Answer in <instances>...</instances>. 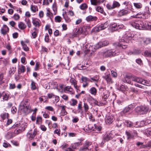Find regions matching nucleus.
Instances as JSON below:
<instances>
[{
    "label": "nucleus",
    "mask_w": 151,
    "mask_h": 151,
    "mask_svg": "<svg viewBox=\"0 0 151 151\" xmlns=\"http://www.w3.org/2000/svg\"><path fill=\"white\" fill-rule=\"evenodd\" d=\"M130 34H129L128 35H125L124 37H122L119 39L120 42H116L114 43V45L115 46H117L122 47L123 49L126 48L128 45V43L129 42L130 40L132 37V35L130 36Z\"/></svg>",
    "instance_id": "obj_1"
},
{
    "label": "nucleus",
    "mask_w": 151,
    "mask_h": 151,
    "mask_svg": "<svg viewBox=\"0 0 151 151\" xmlns=\"http://www.w3.org/2000/svg\"><path fill=\"white\" fill-rule=\"evenodd\" d=\"M27 124L25 122H21L19 124H16L13 126V127H19L15 130L14 132L17 134H18L24 131L27 128Z\"/></svg>",
    "instance_id": "obj_2"
},
{
    "label": "nucleus",
    "mask_w": 151,
    "mask_h": 151,
    "mask_svg": "<svg viewBox=\"0 0 151 151\" xmlns=\"http://www.w3.org/2000/svg\"><path fill=\"white\" fill-rule=\"evenodd\" d=\"M118 52H117V53L116 51L113 49L105 50L100 53L101 55H102L104 57L106 58L113 56L118 55Z\"/></svg>",
    "instance_id": "obj_3"
},
{
    "label": "nucleus",
    "mask_w": 151,
    "mask_h": 151,
    "mask_svg": "<svg viewBox=\"0 0 151 151\" xmlns=\"http://www.w3.org/2000/svg\"><path fill=\"white\" fill-rule=\"evenodd\" d=\"M29 100H26L23 101L20 106V109L24 113H27L28 110L29 109Z\"/></svg>",
    "instance_id": "obj_4"
},
{
    "label": "nucleus",
    "mask_w": 151,
    "mask_h": 151,
    "mask_svg": "<svg viewBox=\"0 0 151 151\" xmlns=\"http://www.w3.org/2000/svg\"><path fill=\"white\" fill-rule=\"evenodd\" d=\"M109 22L107 21L103 24H101L98 26H96L93 28L92 30L93 32H98L99 31L104 29L107 28L109 25Z\"/></svg>",
    "instance_id": "obj_5"
},
{
    "label": "nucleus",
    "mask_w": 151,
    "mask_h": 151,
    "mask_svg": "<svg viewBox=\"0 0 151 151\" xmlns=\"http://www.w3.org/2000/svg\"><path fill=\"white\" fill-rule=\"evenodd\" d=\"M136 111L140 114H146L149 111V108L145 106H137L135 109Z\"/></svg>",
    "instance_id": "obj_6"
},
{
    "label": "nucleus",
    "mask_w": 151,
    "mask_h": 151,
    "mask_svg": "<svg viewBox=\"0 0 151 151\" xmlns=\"http://www.w3.org/2000/svg\"><path fill=\"white\" fill-rule=\"evenodd\" d=\"M37 133V130L35 129H34L33 132L32 130H30L27 134V137L30 140H32L36 136Z\"/></svg>",
    "instance_id": "obj_7"
},
{
    "label": "nucleus",
    "mask_w": 151,
    "mask_h": 151,
    "mask_svg": "<svg viewBox=\"0 0 151 151\" xmlns=\"http://www.w3.org/2000/svg\"><path fill=\"white\" fill-rule=\"evenodd\" d=\"M81 80L82 81L81 83H83V86L84 88H85L88 86L89 84L88 82H92L87 77L83 76L82 77Z\"/></svg>",
    "instance_id": "obj_8"
},
{
    "label": "nucleus",
    "mask_w": 151,
    "mask_h": 151,
    "mask_svg": "<svg viewBox=\"0 0 151 151\" xmlns=\"http://www.w3.org/2000/svg\"><path fill=\"white\" fill-rule=\"evenodd\" d=\"M109 44V42L108 41H104L102 42H100L96 44L95 47L96 49H99L103 47L108 45Z\"/></svg>",
    "instance_id": "obj_9"
},
{
    "label": "nucleus",
    "mask_w": 151,
    "mask_h": 151,
    "mask_svg": "<svg viewBox=\"0 0 151 151\" xmlns=\"http://www.w3.org/2000/svg\"><path fill=\"white\" fill-rule=\"evenodd\" d=\"M85 29V27H83L80 28L78 30H76L74 33V36L77 37L82 34L84 35L85 33L84 29Z\"/></svg>",
    "instance_id": "obj_10"
},
{
    "label": "nucleus",
    "mask_w": 151,
    "mask_h": 151,
    "mask_svg": "<svg viewBox=\"0 0 151 151\" xmlns=\"http://www.w3.org/2000/svg\"><path fill=\"white\" fill-rule=\"evenodd\" d=\"M114 121L113 117L110 114H108L105 118V122L106 124H111Z\"/></svg>",
    "instance_id": "obj_11"
},
{
    "label": "nucleus",
    "mask_w": 151,
    "mask_h": 151,
    "mask_svg": "<svg viewBox=\"0 0 151 151\" xmlns=\"http://www.w3.org/2000/svg\"><path fill=\"white\" fill-rule=\"evenodd\" d=\"M102 78L105 79L108 83H113V81L112 78L110 77V74L103 76H102Z\"/></svg>",
    "instance_id": "obj_12"
},
{
    "label": "nucleus",
    "mask_w": 151,
    "mask_h": 151,
    "mask_svg": "<svg viewBox=\"0 0 151 151\" xmlns=\"http://www.w3.org/2000/svg\"><path fill=\"white\" fill-rule=\"evenodd\" d=\"M129 13V12L124 9H122L119 11L118 13V16L119 17H122L127 15Z\"/></svg>",
    "instance_id": "obj_13"
},
{
    "label": "nucleus",
    "mask_w": 151,
    "mask_h": 151,
    "mask_svg": "<svg viewBox=\"0 0 151 151\" xmlns=\"http://www.w3.org/2000/svg\"><path fill=\"white\" fill-rule=\"evenodd\" d=\"M9 31V28L6 25H4L1 29V33L3 35H6Z\"/></svg>",
    "instance_id": "obj_14"
},
{
    "label": "nucleus",
    "mask_w": 151,
    "mask_h": 151,
    "mask_svg": "<svg viewBox=\"0 0 151 151\" xmlns=\"http://www.w3.org/2000/svg\"><path fill=\"white\" fill-rule=\"evenodd\" d=\"M131 79L132 81L142 84L143 79L135 76H132Z\"/></svg>",
    "instance_id": "obj_15"
},
{
    "label": "nucleus",
    "mask_w": 151,
    "mask_h": 151,
    "mask_svg": "<svg viewBox=\"0 0 151 151\" xmlns=\"http://www.w3.org/2000/svg\"><path fill=\"white\" fill-rule=\"evenodd\" d=\"M97 18L96 17L89 15L86 17V20L88 22H89L91 21H96L97 20Z\"/></svg>",
    "instance_id": "obj_16"
},
{
    "label": "nucleus",
    "mask_w": 151,
    "mask_h": 151,
    "mask_svg": "<svg viewBox=\"0 0 151 151\" xmlns=\"http://www.w3.org/2000/svg\"><path fill=\"white\" fill-rule=\"evenodd\" d=\"M70 82L73 85L74 88L78 90V87L77 85V81L74 78H71L70 80Z\"/></svg>",
    "instance_id": "obj_17"
},
{
    "label": "nucleus",
    "mask_w": 151,
    "mask_h": 151,
    "mask_svg": "<svg viewBox=\"0 0 151 151\" xmlns=\"http://www.w3.org/2000/svg\"><path fill=\"white\" fill-rule=\"evenodd\" d=\"M131 77L128 76H126L124 78L122 79L123 81L125 83H127L129 84H131L130 79H131Z\"/></svg>",
    "instance_id": "obj_18"
},
{
    "label": "nucleus",
    "mask_w": 151,
    "mask_h": 151,
    "mask_svg": "<svg viewBox=\"0 0 151 151\" xmlns=\"http://www.w3.org/2000/svg\"><path fill=\"white\" fill-rule=\"evenodd\" d=\"M132 109V105H129L128 107L125 108L122 112L124 114H125L129 112Z\"/></svg>",
    "instance_id": "obj_19"
},
{
    "label": "nucleus",
    "mask_w": 151,
    "mask_h": 151,
    "mask_svg": "<svg viewBox=\"0 0 151 151\" xmlns=\"http://www.w3.org/2000/svg\"><path fill=\"white\" fill-rule=\"evenodd\" d=\"M111 137L110 134L109 135L107 134L104 138L101 144H104L106 141H107L111 139Z\"/></svg>",
    "instance_id": "obj_20"
},
{
    "label": "nucleus",
    "mask_w": 151,
    "mask_h": 151,
    "mask_svg": "<svg viewBox=\"0 0 151 151\" xmlns=\"http://www.w3.org/2000/svg\"><path fill=\"white\" fill-rule=\"evenodd\" d=\"M118 89L123 92H124L128 90V88L127 86L122 85L120 86Z\"/></svg>",
    "instance_id": "obj_21"
},
{
    "label": "nucleus",
    "mask_w": 151,
    "mask_h": 151,
    "mask_svg": "<svg viewBox=\"0 0 151 151\" xmlns=\"http://www.w3.org/2000/svg\"><path fill=\"white\" fill-rule=\"evenodd\" d=\"M142 42L145 44L147 45L151 43V39L150 38H143L142 39Z\"/></svg>",
    "instance_id": "obj_22"
},
{
    "label": "nucleus",
    "mask_w": 151,
    "mask_h": 151,
    "mask_svg": "<svg viewBox=\"0 0 151 151\" xmlns=\"http://www.w3.org/2000/svg\"><path fill=\"white\" fill-rule=\"evenodd\" d=\"M109 96V93L106 91H105L103 93L102 95V101H106V99H107Z\"/></svg>",
    "instance_id": "obj_23"
},
{
    "label": "nucleus",
    "mask_w": 151,
    "mask_h": 151,
    "mask_svg": "<svg viewBox=\"0 0 151 151\" xmlns=\"http://www.w3.org/2000/svg\"><path fill=\"white\" fill-rule=\"evenodd\" d=\"M91 4L93 5L96 6L99 4L101 2H103L101 0H90Z\"/></svg>",
    "instance_id": "obj_24"
},
{
    "label": "nucleus",
    "mask_w": 151,
    "mask_h": 151,
    "mask_svg": "<svg viewBox=\"0 0 151 151\" xmlns=\"http://www.w3.org/2000/svg\"><path fill=\"white\" fill-rule=\"evenodd\" d=\"M32 22L33 24L36 27H39L40 25V21L37 19H33Z\"/></svg>",
    "instance_id": "obj_25"
},
{
    "label": "nucleus",
    "mask_w": 151,
    "mask_h": 151,
    "mask_svg": "<svg viewBox=\"0 0 151 151\" xmlns=\"http://www.w3.org/2000/svg\"><path fill=\"white\" fill-rule=\"evenodd\" d=\"M56 83L52 81L49 83V88L51 89L55 88L57 86Z\"/></svg>",
    "instance_id": "obj_26"
},
{
    "label": "nucleus",
    "mask_w": 151,
    "mask_h": 151,
    "mask_svg": "<svg viewBox=\"0 0 151 151\" xmlns=\"http://www.w3.org/2000/svg\"><path fill=\"white\" fill-rule=\"evenodd\" d=\"M30 9L31 11L35 13L38 11L37 7L35 5L32 4L31 5Z\"/></svg>",
    "instance_id": "obj_27"
},
{
    "label": "nucleus",
    "mask_w": 151,
    "mask_h": 151,
    "mask_svg": "<svg viewBox=\"0 0 151 151\" xmlns=\"http://www.w3.org/2000/svg\"><path fill=\"white\" fill-rule=\"evenodd\" d=\"M111 29L113 31H115L118 29L117 24L114 23L112 24L110 26Z\"/></svg>",
    "instance_id": "obj_28"
},
{
    "label": "nucleus",
    "mask_w": 151,
    "mask_h": 151,
    "mask_svg": "<svg viewBox=\"0 0 151 151\" xmlns=\"http://www.w3.org/2000/svg\"><path fill=\"white\" fill-rule=\"evenodd\" d=\"M89 91L92 95H96L97 93V90L94 87H92L90 89Z\"/></svg>",
    "instance_id": "obj_29"
},
{
    "label": "nucleus",
    "mask_w": 151,
    "mask_h": 151,
    "mask_svg": "<svg viewBox=\"0 0 151 151\" xmlns=\"http://www.w3.org/2000/svg\"><path fill=\"white\" fill-rule=\"evenodd\" d=\"M18 27L21 29H23L26 27V25L22 22H20L18 24Z\"/></svg>",
    "instance_id": "obj_30"
},
{
    "label": "nucleus",
    "mask_w": 151,
    "mask_h": 151,
    "mask_svg": "<svg viewBox=\"0 0 151 151\" xmlns=\"http://www.w3.org/2000/svg\"><path fill=\"white\" fill-rule=\"evenodd\" d=\"M133 4H134V7L138 9H141L142 8V4L140 3H134Z\"/></svg>",
    "instance_id": "obj_31"
},
{
    "label": "nucleus",
    "mask_w": 151,
    "mask_h": 151,
    "mask_svg": "<svg viewBox=\"0 0 151 151\" xmlns=\"http://www.w3.org/2000/svg\"><path fill=\"white\" fill-rule=\"evenodd\" d=\"M63 16L66 22H70L71 19L68 17L67 16L66 13H65V14H63Z\"/></svg>",
    "instance_id": "obj_32"
},
{
    "label": "nucleus",
    "mask_w": 151,
    "mask_h": 151,
    "mask_svg": "<svg viewBox=\"0 0 151 151\" xmlns=\"http://www.w3.org/2000/svg\"><path fill=\"white\" fill-rule=\"evenodd\" d=\"M141 52L140 50H135L133 51L130 52L129 53L130 54L138 55Z\"/></svg>",
    "instance_id": "obj_33"
},
{
    "label": "nucleus",
    "mask_w": 151,
    "mask_h": 151,
    "mask_svg": "<svg viewBox=\"0 0 151 151\" xmlns=\"http://www.w3.org/2000/svg\"><path fill=\"white\" fill-rule=\"evenodd\" d=\"M9 95L8 93H4L3 96V99L4 100L7 101L9 98Z\"/></svg>",
    "instance_id": "obj_34"
},
{
    "label": "nucleus",
    "mask_w": 151,
    "mask_h": 151,
    "mask_svg": "<svg viewBox=\"0 0 151 151\" xmlns=\"http://www.w3.org/2000/svg\"><path fill=\"white\" fill-rule=\"evenodd\" d=\"M79 8L81 10H83L88 8V6L86 3H83L80 5Z\"/></svg>",
    "instance_id": "obj_35"
},
{
    "label": "nucleus",
    "mask_w": 151,
    "mask_h": 151,
    "mask_svg": "<svg viewBox=\"0 0 151 151\" xmlns=\"http://www.w3.org/2000/svg\"><path fill=\"white\" fill-rule=\"evenodd\" d=\"M112 5L114 9L116 7H119L120 6V5L118 2L116 1H114Z\"/></svg>",
    "instance_id": "obj_36"
},
{
    "label": "nucleus",
    "mask_w": 151,
    "mask_h": 151,
    "mask_svg": "<svg viewBox=\"0 0 151 151\" xmlns=\"http://www.w3.org/2000/svg\"><path fill=\"white\" fill-rule=\"evenodd\" d=\"M8 115L9 114L7 113H3L1 114V116L3 119H4L8 118Z\"/></svg>",
    "instance_id": "obj_37"
},
{
    "label": "nucleus",
    "mask_w": 151,
    "mask_h": 151,
    "mask_svg": "<svg viewBox=\"0 0 151 151\" xmlns=\"http://www.w3.org/2000/svg\"><path fill=\"white\" fill-rule=\"evenodd\" d=\"M31 88L32 90H35L36 89V83L33 81H31Z\"/></svg>",
    "instance_id": "obj_38"
},
{
    "label": "nucleus",
    "mask_w": 151,
    "mask_h": 151,
    "mask_svg": "<svg viewBox=\"0 0 151 151\" xmlns=\"http://www.w3.org/2000/svg\"><path fill=\"white\" fill-rule=\"evenodd\" d=\"M42 122V119L40 116H37V118L36 123L39 124H40Z\"/></svg>",
    "instance_id": "obj_39"
},
{
    "label": "nucleus",
    "mask_w": 151,
    "mask_h": 151,
    "mask_svg": "<svg viewBox=\"0 0 151 151\" xmlns=\"http://www.w3.org/2000/svg\"><path fill=\"white\" fill-rule=\"evenodd\" d=\"M94 129L95 131H100L101 129V127L99 125H97L96 124H94Z\"/></svg>",
    "instance_id": "obj_40"
},
{
    "label": "nucleus",
    "mask_w": 151,
    "mask_h": 151,
    "mask_svg": "<svg viewBox=\"0 0 151 151\" xmlns=\"http://www.w3.org/2000/svg\"><path fill=\"white\" fill-rule=\"evenodd\" d=\"M12 18L15 20L18 21L19 20L20 18V16L18 14H15L13 16Z\"/></svg>",
    "instance_id": "obj_41"
},
{
    "label": "nucleus",
    "mask_w": 151,
    "mask_h": 151,
    "mask_svg": "<svg viewBox=\"0 0 151 151\" xmlns=\"http://www.w3.org/2000/svg\"><path fill=\"white\" fill-rule=\"evenodd\" d=\"M34 29L35 31L32 33V35L34 38H35L37 36V29L34 28Z\"/></svg>",
    "instance_id": "obj_42"
},
{
    "label": "nucleus",
    "mask_w": 151,
    "mask_h": 151,
    "mask_svg": "<svg viewBox=\"0 0 151 151\" xmlns=\"http://www.w3.org/2000/svg\"><path fill=\"white\" fill-rule=\"evenodd\" d=\"M91 80H92V81H93L97 82L98 81L99 79V78L98 76H96L93 78H91Z\"/></svg>",
    "instance_id": "obj_43"
},
{
    "label": "nucleus",
    "mask_w": 151,
    "mask_h": 151,
    "mask_svg": "<svg viewBox=\"0 0 151 151\" xmlns=\"http://www.w3.org/2000/svg\"><path fill=\"white\" fill-rule=\"evenodd\" d=\"M77 103V101L76 100L74 99H72L71 100V102L70 104L71 106H74L76 105Z\"/></svg>",
    "instance_id": "obj_44"
},
{
    "label": "nucleus",
    "mask_w": 151,
    "mask_h": 151,
    "mask_svg": "<svg viewBox=\"0 0 151 151\" xmlns=\"http://www.w3.org/2000/svg\"><path fill=\"white\" fill-rule=\"evenodd\" d=\"M145 133L147 136H151V129H146Z\"/></svg>",
    "instance_id": "obj_45"
},
{
    "label": "nucleus",
    "mask_w": 151,
    "mask_h": 151,
    "mask_svg": "<svg viewBox=\"0 0 151 151\" xmlns=\"http://www.w3.org/2000/svg\"><path fill=\"white\" fill-rule=\"evenodd\" d=\"M83 107L84 109L85 112H87L89 109V107L88 105L86 103H84Z\"/></svg>",
    "instance_id": "obj_46"
},
{
    "label": "nucleus",
    "mask_w": 151,
    "mask_h": 151,
    "mask_svg": "<svg viewBox=\"0 0 151 151\" xmlns=\"http://www.w3.org/2000/svg\"><path fill=\"white\" fill-rule=\"evenodd\" d=\"M55 22H60L61 21L62 18L59 16H57L55 17Z\"/></svg>",
    "instance_id": "obj_47"
},
{
    "label": "nucleus",
    "mask_w": 151,
    "mask_h": 151,
    "mask_svg": "<svg viewBox=\"0 0 151 151\" xmlns=\"http://www.w3.org/2000/svg\"><path fill=\"white\" fill-rule=\"evenodd\" d=\"M21 44L22 45L23 48L25 51H27L29 50L28 47L22 42H21Z\"/></svg>",
    "instance_id": "obj_48"
},
{
    "label": "nucleus",
    "mask_w": 151,
    "mask_h": 151,
    "mask_svg": "<svg viewBox=\"0 0 151 151\" xmlns=\"http://www.w3.org/2000/svg\"><path fill=\"white\" fill-rule=\"evenodd\" d=\"M142 84L147 86H149L150 85L149 81L143 79L142 80Z\"/></svg>",
    "instance_id": "obj_49"
},
{
    "label": "nucleus",
    "mask_w": 151,
    "mask_h": 151,
    "mask_svg": "<svg viewBox=\"0 0 151 151\" xmlns=\"http://www.w3.org/2000/svg\"><path fill=\"white\" fill-rule=\"evenodd\" d=\"M3 77V74L2 73H0V84L4 82Z\"/></svg>",
    "instance_id": "obj_50"
},
{
    "label": "nucleus",
    "mask_w": 151,
    "mask_h": 151,
    "mask_svg": "<svg viewBox=\"0 0 151 151\" xmlns=\"http://www.w3.org/2000/svg\"><path fill=\"white\" fill-rule=\"evenodd\" d=\"M126 134L127 136L128 139H131L132 137V136L130 132L128 131H126Z\"/></svg>",
    "instance_id": "obj_51"
},
{
    "label": "nucleus",
    "mask_w": 151,
    "mask_h": 151,
    "mask_svg": "<svg viewBox=\"0 0 151 151\" xmlns=\"http://www.w3.org/2000/svg\"><path fill=\"white\" fill-rule=\"evenodd\" d=\"M126 124L128 127H131L133 126V123L130 121H127L126 122Z\"/></svg>",
    "instance_id": "obj_52"
},
{
    "label": "nucleus",
    "mask_w": 151,
    "mask_h": 151,
    "mask_svg": "<svg viewBox=\"0 0 151 151\" xmlns=\"http://www.w3.org/2000/svg\"><path fill=\"white\" fill-rule=\"evenodd\" d=\"M143 143L142 142H139L137 143V145L138 146H139L140 145H141V146L140 147L141 148H144L147 147V146L145 145H143Z\"/></svg>",
    "instance_id": "obj_53"
},
{
    "label": "nucleus",
    "mask_w": 151,
    "mask_h": 151,
    "mask_svg": "<svg viewBox=\"0 0 151 151\" xmlns=\"http://www.w3.org/2000/svg\"><path fill=\"white\" fill-rule=\"evenodd\" d=\"M111 74L112 76L114 78H116L117 76V73L113 70L111 71Z\"/></svg>",
    "instance_id": "obj_54"
},
{
    "label": "nucleus",
    "mask_w": 151,
    "mask_h": 151,
    "mask_svg": "<svg viewBox=\"0 0 151 151\" xmlns=\"http://www.w3.org/2000/svg\"><path fill=\"white\" fill-rule=\"evenodd\" d=\"M78 108L79 111H81L82 110V102H80L78 104Z\"/></svg>",
    "instance_id": "obj_55"
},
{
    "label": "nucleus",
    "mask_w": 151,
    "mask_h": 151,
    "mask_svg": "<svg viewBox=\"0 0 151 151\" xmlns=\"http://www.w3.org/2000/svg\"><path fill=\"white\" fill-rule=\"evenodd\" d=\"M96 10L101 13H103V8L100 6H98L96 8Z\"/></svg>",
    "instance_id": "obj_56"
},
{
    "label": "nucleus",
    "mask_w": 151,
    "mask_h": 151,
    "mask_svg": "<svg viewBox=\"0 0 151 151\" xmlns=\"http://www.w3.org/2000/svg\"><path fill=\"white\" fill-rule=\"evenodd\" d=\"M106 7L107 9L109 10H111L114 9V7H113V5H111L109 4H106Z\"/></svg>",
    "instance_id": "obj_57"
},
{
    "label": "nucleus",
    "mask_w": 151,
    "mask_h": 151,
    "mask_svg": "<svg viewBox=\"0 0 151 151\" xmlns=\"http://www.w3.org/2000/svg\"><path fill=\"white\" fill-rule=\"evenodd\" d=\"M25 67L23 65H22L21 67L19 68V70L21 72L24 73L25 71Z\"/></svg>",
    "instance_id": "obj_58"
},
{
    "label": "nucleus",
    "mask_w": 151,
    "mask_h": 151,
    "mask_svg": "<svg viewBox=\"0 0 151 151\" xmlns=\"http://www.w3.org/2000/svg\"><path fill=\"white\" fill-rule=\"evenodd\" d=\"M91 144V142L89 141H86L85 144L84 146L86 147H87V148L88 149V147L90 146Z\"/></svg>",
    "instance_id": "obj_59"
},
{
    "label": "nucleus",
    "mask_w": 151,
    "mask_h": 151,
    "mask_svg": "<svg viewBox=\"0 0 151 151\" xmlns=\"http://www.w3.org/2000/svg\"><path fill=\"white\" fill-rule=\"evenodd\" d=\"M144 55L147 56L151 57V52H150L148 51H146L144 52Z\"/></svg>",
    "instance_id": "obj_60"
},
{
    "label": "nucleus",
    "mask_w": 151,
    "mask_h": 151,
    "mask_svg": "<svg viewBox=\"0 0 151 151\" xmlns=\"http://www.w3.org/2000/svg\"><path fill=\"white\" fill-rule=\"evenodd\" d=\"M17 111V109L16 107H13L11 111L13 114H15Z\"/></svg>",
    "instance_id": "obj_61"
},
{
    "label": "nucleus",
    "mask_w": 151,
    "mask_h": 151,
    "mask_svg": "<svg viewBox=\"0 0 151 151\" xmlns=\"http://www.w3.org/2000/svg\"><path fill=\"white\" fill-rule=\"evenodd\" d=\"M9 88L10 89H13L15 88V85L14 83L9 84Z\"/></svg>",
    "instance_id": "obj_62"
},
{
    "label": "nucleus",
    "mask_w": 151,
    "mask_h": 151,
    "mask_svg": "<svg viewBox=\"0 0 151 151\" xmlns=\"http://www.w3.org/2000/svg\"><path fill=\"white\" fill-rule=\"evenodd\" d=\"M54 98L55 99V100L54 101L53 100V101L57 103L60 100L59 97L58 96H55V97H54Z\"/></svg>",
    "instance_id": "obj_63"
},
{
    "label": "nucleus",
    "mask_w": 151,
    "mask_h": 151,
    "mask_svg": "<svg viewBox=\"0 0 151 151\" xmlns=\"http://www.w3.org/2000/svg\"><path fill=\"white\" fill-rule=\"evenodd\" d=\"M88 149L87 147H86L84 146L83 147L80 148L79 151H86Z\"/></svg>",
    "instance_id": "obj_64"
}]
</instances>
